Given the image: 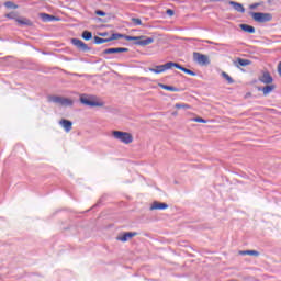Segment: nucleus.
<instances>
[{"label":"nucleus","mask_w":281,"mask_h":281,"mask_svg":"<svg viewBox=\"0 0 281 281\" xmlns=\"http://www.w3.org/2000/svg\"><path fill=\"white\" fill-rule=\"evenodd\" d=\"M276 89V86H266L263 87L262 91H263V95H269V93H271V91H273Z\"/></svg>","instance_id":"b1692460"},{"label":"nucleus","mask_w":281,"mask_h":281,"mask_svg":"<svg viewBox=\"0 0 281 281\" xmlns=\"http://www.w3.org/2000/svg\"><path fill=\"white\" fill-rule=\"evenodd\" d=\"M193 122H199L201 124H207V121L204 120L203 117H194L192 119Z\"/></svg>","instance_id":"bb28decb"},{"label":"nucleus","mask_w":281,"mask_h":281,"mask_svg":"<svg viewBox=\"0 0 281 281\" xmlns=\"http://www.w3.org/2000/svg\"><path fill=\"white\" fill-rule=\"evenodd\" d=\"M112 135L114 139L122 142V144H133V135L128 132L113 131Z\"/></svg>","instance_id":"7ed1b4c3"},{"label":"nucleus","mask_w":281,"mask_h":281,"mask_svg":"<svg viewBox=\"0 0 281 281\" xmlns=\"http://www.w3.org/2000/svg\"><path fill=\"white\" fill-rule=\"evenodd\" d=\"M137 236L136 232H127L124 233L123 235L116 237V240H120L121 243H127V240H131V238Z\"/></svg>","instance_id":"9b49d317"},{"label":"nucleus","mask_w":281,"mask_h":281,"mask_svg":"<svg viewBox=\"0 0 281 281\" xmlns=\"http://www.w3.org/2000/svg\"><path fill=\"white\" fill-rule=\"evenodd\" d=\"M237 63L240 67H247L248 65H251V61L249 59H243V58H238Z\"/></svg>","instance_id":"4be33fe9"},{"label":"nucleus","mask_w":281,"mask_h":281,"mask_svg":"<svg viewBox=\"0 0 281 281\" xmlns=\"http://www.w3.org/2000/svg\"><path fill=\"white\" fill-rule=\"evenodd\" d=\"M16 23H19V25H27L29 27H32V21H30V19H16Z\"/></svg>","instance_id":"6ab92c4d"},{"label":"nucleus","mask_w":281,"mask_h":281,"mask_svg":"<svg viewBox=\"0 0 281 281\" xmlns=\"http://www.w3.org/2000/svg\"><path fill=\"white\" fill-rule=\"evenodd\" d=\"M40 18L42 19V21H44L45 23H52V21H58V19L54 15H49L47 13H40Z\"/></svg>","instance_id":"dca6fc26"},{"label":"nucleus","mask_w":281,"mask_h":281,"mask_svg":"<svg viewBox=\"0 0 281 281\" xmlns=\"http://www.w3.org/2000/svg\"><path fill=\"white\" fill-rule=\"evenodd\" d=\"M173 67H176V69H179L180 71H183L184 74H188L189 76H196V72L181 66L178 63H173Z\"/></svg>","instance_id":"4468645a"},{"label":"nucleus","mask_w":281,"mask_h":281,"mask_svg":"<svg viewBox=\"0 0 281 281\" xmlns=\"http://www.w3.org/2000/svg\"><path fill=\"white\" fill-rule=\"evenodd\" d=\"M81 37L83 41H91L93 38V33H91V31H83Z\"/></svg>","instance_id":"aec40b11"},{"label":"nucleus","mask_w":281,"mask_h":281,"mask_svg":"<svg viewBox=\"0 0 281 281\" xmlns=\"http://www.w3.org/2000/svg\"><path fill=\"white\" fill-rule=\"evenodd\" d=\"M149 210H168V205L164 202L155 201Z\"/></svg>","instance_id":"2eb2a0df"},{"label":"nucleus","mask_w":281,"mask_h":281,"mask_svg":"<svg viewBox=\"0 0 281 281\" xmlns=\"http://www.w3.org/2000/svg\"><path fill=\"white\" fill-rule=\"evenodd\" d=\"M227 3L228 5L233 7L235 12H240V14H245V7L241 3L232 0L227 1Z\"/></svg>","instance_id":"f8f14e48"},{"label":"nucleus","mask_w":281,"mask_h":281,"mask_svg":"<svg viewBox=\"0 0 281 281\" xmlns=\"http://www.w3.org/2000/svg\"><path fill=\"white\" fill-rule=\"evenodd\" d=\"M278 74H279V76L281 77V61H280L279 65H278Z\"/></svg>","instance_id":"72a5a7b5"},{"label":"nucleus","mask_w":281,"mask_h":281,"mask_svg":"<svg viewBox=\"0 0 281 281\" xmlns=\"http://www.w3.org/2000/svg\"><path fill=\"white\" fill-rule=\"evenodd\" d=\"M131 21L134 25H142V20L139 18H132Z\"/></svg>","instance_id":"cd10ccee"},{"label":"nucleus","mask_w":281,"mask_h":281,"mask_svg":"<svg viewBox=\"0 0 281 281\" xmlns=\"http://www.w3.org/2000/svg\"><path fill=\"white\" fill-rule=\"evenodd\" d=\"M94 43L95 45H102V43H111V41L108 38H102V37H98L94 36Z\"/></svg>","instance_id":"412c9836"},{"label":"nucleus","mask_w":281,"mask_h":281,"mask_svg":"<svg viewBox=\"0 0 281 281\" xmlns=\"http://www.w3.org/2000/svg\"><path fill=\"white\" fill-rule=\"evenodd\" d=\"M193 60L201 65L202 67H207L210 65V57L207 55H203L201 53H193Z\"/></svg>","instance_id":"423d86ee"},{"label":"nucleus","mask_w":281,"mask_h":281,"mask_svg":"<svg viewBox=\"0 0 281 281\" xmlns=\"http://www.w3.org/2000/svg\"><path fill=\"white\" fill-rule=\"evenodd\" d=\"M99 36H109V33L108 32H102V33H99Z\"/></svg>","instance_id":"f704fd0d"},{"label":"nucleus","mask_w":281,"mask_h":281,"mask_svg":"<svg viewBox=\"0 0 281 281\" xmlns=\"http://www.w3.org/2000/svg\"><path fill=\"white\" fill-rule=\"evenodd\" d=\"M175 106L177 109H190V105H188L186 103H177Z\"/></svg>","instance_id":"c85d7f7f"},{"label":"nucleus","mask_w":281,"mask_h":281,"mask_svg":"<svg viewBox=\"0 0 281 281\" xmlns=\"http://www.w3.org/2000/svg\"><path fill=\"white\" fill-rule=\"evenodd\" d=\"M206 43H209V45H214V43L210 41H206Z\"/></svg>","instance_id":"c9c22d12"},{"label":"nucleus","mask_w":281,"mask_h":281,"mask_svg":"<svg viewBox=\"0 0 281 281\" xmlns=\"http://www.w3.org/2000/svg\"><path fill=\"white\" fill-rule=\"evenodd\" d=\"M95 14H97V16H106V12H104L102 10H97Z\"/></svg>","instance_id":"c756f323"},{"label":"nucleus","mask_w":281,"mask_h":281,"mask_svg":"<svg viewBox=\"0 0 281 281\" xmlns=\"http://www.w3.org/2000/svg\"><path fill=\"white\" fill-rule=\"evenodd\" d=\"M160 87H161V89H165L166 91H173V92L179 91L178 88L172 87V86H168V85H164V83H161Z\"/></svg>","instance_id":"5701e85b"},{"label":"nucleus","mask_w":281,"mask_h":281,"mask_svg":"<svg viewBox=\"0 0 281 281\" xmlns=\"http://www.w3.org/2000/svg\"><path fill=\"white\" fill-rule=\"evenodd\" d=\"M168 16H175V11L172 9L167 10Z\"/></svg>","instance_id":"2f4dec72"},{"label":"nucleus","mask_w":281,"mask_h":281,"mask_svg":"<svg viewBox=\"0 0 281 281\" xmlns=\"http://www.w3.org/2000/svg\"><path fill=\"white\" fill-rule=\"evenodd\" d=\"M48 102H53L54 104H60V106H74V100L58 95L48 97Z\"/></svg>","instance_id":"39448f33"},{"label":"nucleus","mask_w":281,"mask_h":281,"mask_svg":"<svg viewBox=\"0 0 281 281\" xmlns=\"http://www.w3.org/2000/svg\"><path fill=\"white\" fill-rule=\"evenodd\" d=\"M222 78H225V80L228 82V85H234V79L227 75V72H222Z\"/></svg>","instance_id":"393cba45"},{"label":"nucleus","mask_w":281,"mask_h":281,"mask_svg":"<svg viewBox=\"0 0 281 281\" xmlns=\"http://www.w3.org/2000/svg\"><path fill=\"white\" fill-rule=\"evenodd\" d=\"M59 126H63L66 133H70L71 128H74V122L66 119H61L59 121Z\"/></svg>","instance_id":"9d476101"},{"label":"nucleus","mask_w":281,"mask_h":281,"mask_svg":"<svg viewBox=\"0 0 281 281\" xmlns=\"http://www.w3.org/2000/svg\"><path fill=\"white\" fill-rule=\"evenodd\" d=\"M249 14L256 23H269L273 19L271 13L250 12Z\"/></svg>","instance_id":"20e7f679"},{"label":"nucleus","mask_w":281,"mask_h":281,"mask_svg":"<svg viewBox=\"0 0 281 281\" xmlns=\"http://www.w3.org/2000/svg\"><path fill=\"white\" fill-rule=\"evenodd\" d=\"M119 38H125V41H135L134 45H139L140 47H146V45H150L155 43V38L146 37L144 35L140 36H131L124 35L122 33H114L109 37V41H117Z\"/></svg>","instance_id":"f257e3e1"},{"label":"nucleus","mask_w":281,"mask_h":281,"mask_svg":"<svg viewBox=\"0 0 281 281\" xmlns=\"http://www.w3.org/2000/svg\"><path fill=\"white\" fill-rule=\"evenodd\" d=\"M126 52H128V48H106L105 50H103V54H122Z\"/></svg>","instance_id":"ddd939ff"},{"label":"nucleus","mask_w":281,"mask_h":281,"mask_svg":"<svg viewBox=\"0 0 281 281\" xmlns=\"http://www.w3.org/2000/svg\"><path fill=\"white\" fill-rule=\"evenodd\" d=\"M71 43L72 45H75V47H77V49H80V52H91V48L89 47V45L82 42V40L72 38Z\"/></svg>","instance_id":"6e6552de"},{"label":"nucleus","mask_w":281,"mask_h":281,"mask_svg":"<svg viewBox=\"0 0 281 281\" xmlns=\"http://www.w3.org/2000/svg\"><path fill=\"white\" fill-rule=\"evenodd\" d=\"M211 1H213V2H218V1H221V0H211Z\"/></svg>","instance_id":"e433bc0d"},{"label":"nucleus","mask_w":281,"mask_h":281,"mask_svg":"<svg viewBox=\"0 0 281 281\" xmlns=\"http://www.w3.org/2000/svg\"><path fill=\"white\" fill-rule=\"evenodd\" d=\"M79 100L85 106H104V103L97 101L98 98L95 95L81 94Z\"/></svg>","instance_id":"f03ea898"},{"label":"nucleus","mask_w":281,"mask_h":281,"mask_svg":"<svg viewBox=\"0 0 281 281\" xmlns=\"http://www.w3.org/2000/svg\"><path fill=\"white\" fill-rule=\"evenodd\" d=\"M4 5L9 9V10H16L19 8V5L14 4V2L12 1H7L4 3Z\"/></svg>","instance_id":"a878e982"},{"label":"nucleus","mask_w":281,"mask_h":281,"mask_svg":"<svg viewBox=\"0 0 281 281\" xmlns=\"http://www.w3.org/2000/svg\"><path fill=\"white\" fill-rule=\"evenodd\" d=\"M7 19H16V13L15 12L8 13Z\"/></svg>","instance_id":"7c9ffc66"},{"label":"nucleus","mask_w":281,"mask_h":281,"mask_svg":"<svg viewBox=\"0 0 281 281\" xmlns=\"http://www.w3.org/2000/svg\"><path fill=\"white\" fill-rule=\"evenodd\" d=\"M259 82H262L263 85H271V82H273V77H271L269 71H263L262 76L259 77Z\"/></svg>","instance_id":"1a4fd4ad"},{"label":"nucleus","mask_w":281,"mask_h":281,"mask_svg":"<svg viewBox=\"0 0 281 281\" xmlns=\"http://www.w3.org/2000/svg\"><path fill=\"white\" fill-rule=\"evenodd\" d=\"M260 5V3H254V4H250L249 8L250 10H256V8H258Z\"/></svg>","instance_id":"473e14b6"},{"label":"nucleus","mask_w":281,"mask_h":281,"mask_svg":"<svg viewBox=\"0 0 281 281\" xmlns=\"http://www.w3.org/2000/svg\"><path fill=\"white\" fill-rule=\"evenodd\" d=\"M175 67V61H168L165 65L156 66V68H149V71L153 74H164V71H168V69H172Z\"/></svg>","instance_id":"0eeeda50"},{"label":"nucleus","mask_w":281,"mask_h":281,"mask_svg":"<svg viewBox=\"0 0 281 281\" xmlns=\"http://www.w3.org/2000/svg\"><path fill=\"white\" fill-rule=\"evenodd\" d=\"M239 27L240 30H243V32H246L247 34H256V27L249 24H240Z\"/></svg>","instance_id":"f3484780"},{"label":"nucleus","mask_w":281,"mask_h":281,"mask_svg":"<svg viewBox=\"0 0 281 281\" xmlns=\"http://www.w3.org/2000/svg\"><path fill=\"white\" fill-rule=\"evenodd\" d=\"M239 255L240 256H255V257H258V256H260V252L258 250H240Z\"/></svg>","instance_id":"a211bd4d"}]
</instances>
